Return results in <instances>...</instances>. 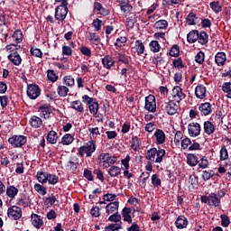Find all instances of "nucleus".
<instances>
[{
    "mask_svg": "<svg viewBox=\"0 0 231 231\" xmlns=\"http://www.w3.org/2000/svg\"><path fill=\"white\" fill-rule=\"evenodd\" d=\"M122 222L110 224L105 227V229L108 231H119L122 230Z\"/></svg>",
    "mask_w": 231,
    "mask_h": 231,
    "instance_id": "ea45409f",
    "label": "nucleus"
},
{
    "mask_svg": "<svg viewBox=\"0 0 231 231\" xmlns=\"http://www.w3.org/2000/svg\"><path fill=\"white\" fill-rule=\"evenodd\" d=\"M171 57L180 56V47L178 45H173L170 51Z\"/></svg>",
    "mask_w": 231,
    "mask_h": 231,
    "instance_id": "e2e57ef3",
    "label": "nucleus"
},
{
    "mask_svg": "<svg viewBox=\"0 0 231 231\" xmlns=\"http://www.w3.org/2000/svg\"><path fill=\"white\" fill-rule=\"evenodd\" d=\"M92 26L93 28H95L96 32H100V29L102 28V26H104V22H102V20L100 19H96L93 21Z\"/></svg>",
    "mask_w": 231,
    "mask_h": 231,
    "instance_id": "6e6d98bb",
    "label": "nucleus"
},
{
    "mask_svg": "<svg viewBox=\"0 0 231 231\" xmlns=\"http://www.w3.org/2000/svg\"><path fill=\"white\" fill-rule=\"evenodd\" d=\"M152 185L155 188L162 187V180L158 177V174H153L152 176Z\"/></svg>",
    "mask_w": 231,
    "mask_h": 231,
    "instance_id": "3c124183",
    "label": "nucleus"
},
{
    "mask_svg": "<svg viewBox=\"0 0 231 231\" xmlns=\"http://www.w3.org/2000/svg\"><path fill=\"white\" fill-rule=\"evenodd\" d=\"M181 140H183V133L181 131H178L174 136V143L178 147L181 144Z\"/></svg>",
    "mask_w": 231,
    "mask_h": 231,
    "instance_id": "09e8293b",
    "label": "nucleus"
},
{
    "mask_svg": "<svg viewBox=\"0 0 231 231\" xmlns=\"http://www.w3.org/2000/svg\"><path fill=\"white\" fill-rule=\"evenodd\" d=\"M131 212H132L131 208H125L122 210L124 221H126V223H129V224L133 223V218L131 217Z\"/></svg>",
    "mask_w": 231,
    "mask_h": 231,
    "instance_id": "bb28decb",
    "label": "nucleus"
},
{
    "mask_svg": "<svg viewBox=\"0 0 231 231\" xmlns=\"http://www.w3.org/2000/svg\"><path fill=\"white\" fill-rule=\"evenodd\" d=\"M102 64L106 69H111L115 66V60L111 56H105L102 59Z\"/></svg>",
    "mask_w": 231,
    "mask_h": 231,
    "instance_id": "5701e85b",
    "label": "nucleus"
},
{
    "mask_svg": "<svg viewBox=\"0 0 231 231\" xmlns=\"http://www.w3.org/2000/svg\"><path fill=\"white\" fill-rule=\"evenodd\" d=\"M36 176L40 183H48V172L38 171Z\"/></svg>",
    "mask_w": 231,
    "mask_h": 231,
    "instance_id": "58836bf2",
    "label": "nucleus"
},
{
    "mask_svg": "<svg viewBox=\"0 0 231 231\" xmlns=\"http://www.w3.org/2000/svg\"><path fill=\"white\" fill-rule=\"evenodd\" d=\"M31 222H32V225L38 229L41 228L42 225H44V221H42V217H41V216L37 214H32Z\"/></svg>",
    "mask_w": 231,
    "mask_h": 231,
    "instance_id": "dca6fc26",
    "label": "nucleus"
},
{
    "mask_svg": "<svg viewBox=\"0 0 231 231\" xmlns=\"http://www.w3.org/2000/svg\"><path fill=\"white\" fill-rule=\"evenodd\" d=\"M27 97L31 98V100H35L41 97V88L37 85H29L27 87Z\"/></svg>",
    "mask_w": 231,
    "mask_h": 231,
    "instance_id": "1a4fd4ad",
    "label": "nucleus"
},
{
    "mask_svg": "<svg viewBox=\"0 0 231 231\" xmlns=\"http://www.w3.org/2000/svg\"><path fill=\"white\" fill-rule=\"evenodd\" d=\"M220 218H221L222 226L226 228V226H228V225H230V218L226 215H221Z\"/></svg>",
    "mask_w": 231,
    "mask_h": 231,
    "instance_id": "0e129e2a",
    "label": "nucleus"
},
{
    "mask_svg": "<svg viewBox=\"0 0 231 231\" xmlns=\"http://www.w3.org/2000/svg\"><path fill=\"white\" fill-rule=\"evenodd\" d=\"M151 51L153 53H158L160 51V42L158 41H152L149 44Z\"/></svg>",
    "mask_w": 231,
    "mask_h": 231,
    "instance_id": "c03bdc74",
    "label": "nucleus"
},
{
    "mask_svg": "<svg viewBox=\"0 0 231 231\" xmlns=\"http://www.w3.org/2000/svg\"><path fill=\"white\" fill-rule=\"evenodd\" d=\"M216 132V125H214V124H212V122L210 121H205L204 122V133L206 134H214V133Z\"/></svg>",
    "mask_w": 231,
    "mask_h": 231,
    "instance_id": "4be33fe9",
    "label": "nucleus"
},
{
    "mask_svg": "<svg viewBox=\"0 0 231 231\" xmlns=\"http://www.w3.org/2000/svg\"><path fill=\"white\" fill-rule=\"evenodd\" d=\"M7 216L10 219L17 221V219H21V217H23V209L17 206H13L8 208Z\"/></svg>",
    "mask_w": 231,
    "mask_h": 231,
    "instance_id": "0eeeda50",
    "label": "nucleus"
},
{
    "mask_svg": "<svg viewBox=\"0 0 231 231\" xmlns=\"http://www.w3.org/2000/svg\"><path fill=\"white\" fill-rule=\"evenodd\" d=\"M167 26H169V23L166 20H159L154 23L153 28L155 30H165Z\"/></svg>",
    "mask_w": 231,
    "mask_h": 231,
    "instance_id": "f704fd0d",
    "label": "nucleus"
},
{
    "mask_svg": "<svg viewBox=\"0 0 231 231\" xmlns=\"http://www.w3.org/2000/svg\"><path fill=\"white\" fill-rule=\"evenodd\" d=\"M222 91H224V93H226L228 95V93H231V83L230 82H226L222 85Z\"/></svg>",
    "mask_w": 231,
    "mask_h": 231,
    "instance_id": "774afa93",
    "label": "nucleus"
},
{
    "mask_svg": "<svg viewBox=\"0 0 231 231\" xmlns=\"http://www.w3.org/2000/svg\"><path fill=\"white\" fill-rule=\"evenodd\" d=\"M63 82L65 86H69V88H73L75 86V79L71 76H65L63 78Z\"/></svg>",
    "mask_w": 231,
    "mask_h": 231,
    "instance_id": "49530a36",
    "label": "nucleus"
},
{
    "mask_svg": "<svg viewBox=\"0 0 231 231\" xmlns=\"http://www.w3.org/2000/svg\"><path fill=\"white\" fill-rule=\"evenodd\" d=\"M42 118H50L51 116V110L49 107H43L41 110Z\"/></svg>",
    "mask_w": 231,
    "mask_h": 231,
    "instance_id": "bf43d9fd",
    "label": "nucleus"
},
{
    "mask_svg": "<svg viewBox=\"0 0 231 231\" xmlns=\"http://www.w3.org/2000/svg\"><path fill=\"white\" fill-rule=\"evenodd\" d=\"M186 21L189 26H194V24H198V15L194 13H189L186 18Z\"/></svg>",
    "mask_w": 231,
    "mask_h": 231,
    "instance_id": "c756f323",
    "label": "nucleus"
},
{
    "mask_svg": "<svg viewBox=\"0 0 231 231\" xmlns=\"http://www.w3.org/2000/svg\"><path fill=\"white\" fill-rule=\"evenodd\" d=\"M157 145H163L165 143V132L162 129H156L154 132Z\"/></svg>",
    "mask_w": 231,
    "mask_h": 231,
    "instance_id": "f3484780",
    "label": "nucleus"
},
{
    "mask_svg": "<svg viewBox=\"0 0 231 231\" xmlns=\"http://www.w3.org/2000/svg\"><path fill=\"white\" fill-rule=\"evenodd\" d=\"M165 150L161 148H152L148 150L146 153V160H148V163H150V165H154V163H162V162H163Z\"/></svg>",
    "mask_w": 231,
    "mask_h": 231,
    "instance_id": "f257e3e1",
    "label": "nucleus"
},
{
    "mask_svg": "<svg viewBox=\"0 0 231 231\" xmlns=\"http://www.w3.org/2000/svg\"><path fill=\"white\" fill-rule=\"evenodd\" d=\"M30 124L34 129H39L42 125V119L37 116H32L30 119Z\"/></svg>",
    "mask_w": 231,
    "mask_h": 231,
    "instance_id": "393cba45",
    "label": "nucleus"
},
{
    "mask_svg": "<svg viewBox=\"0 0 231 231\" xmlns=\"http://www.w3.org/2000/svg\"><path fill=\"white\" fill-rule=\"evenodd\" d=\"M77 165H79V158L74 156L69 161L68 167H70V169H77Z\"/></svg>",
    "mask_w": 231,
    "mask_h": 231,
    "instance_id": "052dcab7",
    "label": "nucleus"
},
{
    "mask_svg": "<svg viewBox=\"0 0 231 231\" xmlns=\"http://www.w3.org/2000/svg\"><path fill=\"white\" fill-rule=\"evenodd\" d=\"M195 60H196V62H198V64H203V62H205V52L199 51L195 56Z\"/></svg>",
    "mask_w": 231,
    "mask_h": 231,
    "instance_id": "680f3d73",
    "label": "nucleus"
},
{
    "mask_svg": "<svg viewBox=\"0 0 231 231\" xmlns=\"http://www.w3.org/2000/svg\"><path fill=\"white\" fill-rule=\"evenodd\" d=\"M188 132L189 136H199L201 133V125L198 123H190L188 125Z\"/></svg>",
    "mask_w": 231,
    "mask_h": 231,
    "instance_id": "f8f14e48",
    "label": "nucleus"
},
{
    "mask_svg": "<svg viewBox=\"0 0 231 231\" xmlns=\"http://www.w3.org/2000/svg\"><path fill=\"white\" fill-rule=\"evenodd\" d=\"M219 154H220L221 162H225V160H228V150H226V145H222Z\"/></svg>",
    "mask_w": 231,
    "mask_h": 231,
    "instance_id": "37998d69",
    "label": "nucleus"
},
{
    "mask_svg": "<svg viewBox=\"0 0 231 231\" xmlns=\"http://www.w3.org/2000/svg\"><path fill=\"white\" fill-rule=\"evenodd\" d=\"M189 226V220L185 216H179L175 221V226L176 228H179L181 230L182 228H187Z\"/></svg>",
    "mask_w": 231,
    "mask_h": 231,
    "instance_id": "2eb2a0df",
    "label": "nucleus"
},
{
    "mask_svg": "<svg viewBox=\"0 0 231 231\" xmlns=\"http://www.w3.org/2000/svg\"><path fill=\"white\" fill-rule=\"evenodd\" d=\"M68 15V5H58L55 9L56 21H64Z\"/></svg>",
    "mask_w": 231,
    "mask_h": 231,
    "instance_id": "6e6552de",
    "label": "nucleus"
},
{
    "mask_svg": "<svg viewBox=\"0 0 231 231\" xmlns=\"http://www.w3.org/2000/svg\"><path fill=\"white\" fill-rule=\"evenodd\" d=\"M144 107L150 113H156V97L152 95L146 97Z\"/></svg>",
    "mask_w": 231,
    "mask_h": 231,
    "instance_id": "9d476101",
    "label": "nucleus"
},
{
    "mask_svg": "<svg viewBox=\"0 0 231 231\" xmlns=\"http://www.w3.org/2000/svg\"><path fill=\"white\" fill-rule=\"evenodd\" d=\"M94 9L95 12H97V14H98L99 15H109V10L104 8L102 6V4L96 2L94 4Z\"/></svg>",
    "mask_w": 231,
    "mask_h": 231,
    "instance_id": "b1692460",
    "label": "nucleus"
},
{
    "mask_svg": "<svg viewBox=\"0 0 231 231\" xmlns=\"http://www.w3.org/2000/svg\"><path fill=\"white\" fill-rule=\"evenodd\" d=\"M135 50L137 55H143V51H145V45H143V42H142V41L137 40L135 42Z\"/></svg>",
    "mask_w": 231,
    "mask_h": 231,
    "instance_id": "e433bc0d",
    "label": "nucleus"
},
{
    "mask_svg": "<svg viewBox=\"0 0 231 231\" xmlns=\"http://www.w3.org/2000/svg\"><path fill=\"white\" fill-rule=\"evenodd\" d=\"M192 141L189 139V137H186L180 141V144L182 149H189V147L191 145Z\"/></svg>",
    "mask_w": 231,
    "mask_h": 231,
    "instance_id": "69168bd1",
    "label": "nucleus"
},
{
    "mask_svg": "<svg viewBox=\"0 0 231 231\" xmlns=\"http://www.w3.org/2000/svg\"><path fill=\"white\" fill-rule=\"evenodd\" d=\"M195 95L197 98L203 100L207 97V88L203 85H198L195 88Z\"/></svg>",
    "mask_w": 231,
    "mask_h": 231,
    "instance_id": "6ab92c4d",
    "label": "nucleus"
},
{
    "mask_svg": "<svg viewBox=\"0 0 231 231\" xmlns=\"http://www.w3.org/2000/svg\"><path fill=\"white\" fill-rule=\"evenodd\" d=\"M57 91L60 97H68L69 88H68L66 86H59Z\"/></svg>",
    "mask_w": 231,
    "mask_h": 231,
    "instance_id": "a18cd8bd",
    "label": "nucleus"
},
{
    "mask_svg": "<svg viewBox=\"0 0 231 231\" xmlns=\"http://www.w3.org/2000/svg\"><path fill=\"white\" fill-rule=\"evenodd\" d=\"M199 33V31L189 32V34L187 35L188 42H189L190 44H194V42H196V41H198Z\"/></svg>",
    "mask_w": 231,
    "mask_h": 231,
    "instance_id": "7c9ffc66",
    "label": "nucleus"
},
{
    "mask_svg": "<svg viewBox=\"0 0 231 231\" xmlns=\"http://www.w3.org/2000/svg\"><path fill=\"white\" fill-rule=\"evenodd\" d=\"M171 97L173 99V102H177V104H180L181 100H185V93L183 92V88H181L180 86H176L171 90Z\"/></svg>",
    "mask_w": 231,
    "mask_h": 231,
    "instance_id": "423d86ee",
    "label": "nucleus"
},
{
    "mask_svg": "<svg viewBox=\"0 0 231 231\" xmlns=\"http://www.w3.org/2000/svg\"><path fill=\"white\" fill-rule=\"evenodd\" d=\"M55 201H57V198H55L53 195H51L45 199L44 205L45 207H53V205H55Z\"/></svg>",
    "mask_w": 231,
    "mask_h": 231,
    "instance_id": "603ef678",
    "label": "nucleus"
},
{
    "mask_svg": "<svg viewBox=\"0 0 231 231\" xmlns=\"http://www.w3.org/2000/svg\"><path fill=\"white\" fill-rule=\"evenodd\" d=\"M125 42H127V38L125 36H121L116 39L115 46H117L118 48H122V46H125Z\"/></svg>",
    "mask_w": 231,
    "mask_h": 231,
    "instance_id": "13d9d810",
    "label": "nucleus"
},
{
    "mask_svg": "<svg viewBox=\"0 0 231 231\" xmlns=\"http://www.w3.org/2000/svg\"><path fill=\"white\" fill-rule=\"evenodd\" d=\"M226 60V54L225 52H217L215 56L216 64L218 66H223Z\"/></svg>",
    "mask_w": 231,
    "mask_h": 231,
    "instance_id": "a878e982",
    "label": "nucleus"
},
{
    "mask_svg": "<svg viewBox=\"0 0 231 231\" xmlns=\"http://www.w3.org/2000/svg\"><path fill=\"white\" fill-rule=\"evenodd\" d=\"M120 205V202L118 201H114V202H110L109 204H107L106 206V212L107 213V215H111V214H115L116 212H118V207Z\"/></svg>",
    "mask_w": 231,
    "mask_h": 231,
    "instance_id": "a211bd4d",
    "label": "nucleus"
},
{
    "mask_svg": "<svg viewBox=\"0 0 231 231\" xmlns=\"http://www.w3.org/2000/svg\"><path fill=\"white\" fill-rule=\"evenodd\" d=\"M88 131L90 132L91 138H97L100 134V131L98 130V127L88 128Z\"/></svg>",
    "mask_w": 231,
    "mask_h": 231,
    "instance_id": "338daca9",
    "label": "nucleus"
},
{
    "mask_svg": "<svg viewBox=\"0 0 231 231\" xmlns=\"http://www.w3.org/2000/svg\"><path fill=\"white\" fill-rule=\"evenodd\" d=\"M131 149L135 152L140 151V139L137 137L132 139Z\"/></svg>",
    "mask_w": 231,
    "mask_h": 231,
    "instance_id": "864d4df0",
    "label": "nucleus"
},
{
    "mask_svg": "<svg viewBox=\"0 0 231 231\" xmlns=\"http://www.w3.org/2000/svg\"><path fill=\"white\" fill-rule=\"evenodd\" d=\"M108 221H111L112 223H122V216L118 212L113 213L108 217Z\"/></svg>",
    "mask_w": 231,
    "mask_h": 231,
    "instance_id": "79ce46f5",
    "label": "nucleus"
},
{
    "mask_svg": "<svg viewBox=\"0 0 231 231\" xmlns=\"http://www.w3.org/2000/svg\"><path fill=\"white\" fill-rule=\"evenodd\" d=\"M202 203H206L209 207H219L221 205V199L216 195V193H210L208 196H202L200 198Z\"/></svg>",
    "mask_w": 231,
    "mask_h": 231,
    "instance_id": "7ed1b4c3",
    "label": "nucleus"
},
{
    "mask_svg": "<svg viewBox=\"0 0 231 231\" xmlns=\"http://www.w3.org/2000/svg\"><path fill=\"white\" fill-rule=\"evenodd\" d=\"M47 181L50 185H56V183H59V177L57 175L48 174Z\"/></svg>",
    "mask_w": 231,
    "mask_h": 231,
    "instance_id": "5fc2aeb1",
    "label": "nucleus"
},
{
    "mask_svg": "<svg viewBox=\"0 0 231 231\" xmlns=\"http://www.w3.org/2000/svg\"><path fill=\"white\" fill-rule=\"evenodd\" d=\"M122 173V170L118 166H112L108 170V174L111 176V178H116V176H120Z\"/></svg>",
    "mask_w": 231,
    "mask_h": 231,
    "instance_id": "473e14b6",
    "label": "nucleus"
},
{
    "mask_svg": "<svg viewBox=\"0 0 231 231\" xmlns=\"http://www.w3.org/2000/svg\"><path fill=\"white\" fill-rule=\"evenodd\" d=\"M72 109L78 111V113H84V105H82V101L76 100L70 103Z\"/></svg>",
    "mask_w": 231,
    "mask_h": 231,
    "instance_id": "c85d7f7f",
    "label": "nucleus"
},
{
    "mask_svg": "<svg viewBox=\"0 0 231 231\" xmlns=\"http://www.w3.org/2000/svg\"><path fill=\"white\" fill-rule=\"evenodd\" d=\"M8 142L12 147L17 149L26 143L27 138L24 135H13L8 139Z\"/></svg>",
    "mask_w": 231,
    "mask_h": 231,
    "instance_id": "39448f33",
    "label": "nucleus"
},
{
    "mask_svg": "<svg viewBox=\"0 0 231 231\" xmlns=\"http://www.w3.org/2000/svg\"><path fill=\"white\" fill-rule=\"evenodd\" d=\"M199 111L203 116H208L212 113V105L208 102L202 103L199 106Z\"/></svg>",
    "mask_w": 231,
    "mask_h": 231,
    "instance_id": "ddd939ff",
    "label": "nucleus"
},
{
    "mask_svg": "<svg viewBox=\"0 0 231 231\" xmlns=\"http://www.w3.org/2000/svg\"><path fill=\"white\" fill-rule=\"evenodd\" d=\"M97 151V141L91 140L86 143L83 146L79 148V154L81 158H84L86 154L87 158H91L93 156V152Z\"/></svg>",
    "mask_w": 231,
    "mask_h": 231,
    "instance_id": "f03ea898",
    "label": "nucleus"
},
{
    "mask_svg": "<svg viewBox=\"0 0 231 231\" xmlns=\"http://www.w3.org/2000/svg\"><path fill=\"white\" fill-rule=\"evenodd\" d=\"M57 140H59V135L57 134V132L55 131H50L47 135V142L49 143H57Z\"/></svg>",
    "mask_w": 231,
    "mask_h": 231,
    "instance_id": "2f4dec72",
    "label": "nucleus"
},
{
    "mask_svg": "<svg viewBox=\"0 0 231 231\" xmlns=\"http://www.w3.org/2000/svg\"><path fill=\"white\" fill-rule=\"evenodd\" d=\"M34 189L36 190V192H38L42 196H46V194L48 193L46 187H44L39 183L34 185Z\"/></svg>",
    "mask_w": 231,
    "mask_h": 231,
    "instance_id": "de8ad7c7",
    "label": "nucleus"
},
{
    "mask_svg": "<svg viewBox=\"0 0 231 231\" xmlns=\"http://www.w3.org/2000/svg\"><path fill=\"white\" fill-rule=\"evenodd\" d=\"M88 109L91 115H97L98 113V102H97V99L88 105Z\"/></svg>",
    "mask_w": 231,
    "mask_h": 231,
    "instance_id": "a19ab883",
    "label": "nucleus"
},
{
    "mask_svg": "<svg viewBox=\"0 0 231 231\" xmlns=\"http://www.w3.org/2000/svg\"><path fill=\"white\" fill-rule=\"evenodd\" d=\"M74 140L75 138H73V135H71V134H67L61 138L60 143H62V145H71Z\"/></svg>",
    "mask_w": 231,
    "mask_h": 231,
    "instance_id": "72a5a7b5",
    "label": "nucleus"
},
{
    "mask_svg": "<svg viewBox=\"0 0 231 231\" xmlns=\"http://www.w3.org/2000/svg\"><path fill=\"white\" fill-rule=\"evenodd\" d=\"M116 162V157L111 156L109 153H101L99 155V163H102L104 169H107L111 167V165H115Z\"/></svg>",
    "mask_w": 231,
    "mask_h": 231,
    "instance_id": "20e7f679",
    "label": "nucleus"
},
{
    "mask_svg": "<svg viewBox=\"0 0 231 231\" xmlns=\"http://www.w3.org/2000/svg\"><path fill=\"white\" fill-rule=\"evenodd\" d=\"M17 194H19V189L15 188V186H9L6 188V196L11 199H14Z\"/></svg>",
    "mask_w": 231,
    "mask_h": 231,
    "instance_id": "cd10ccee",
    "label": "nucleus"
},
{
    "mask_svg": "<svg viewBox=\"0 0 231 231\" xmlns=\"http://www.w3.org/2000/svg\"><path fill=\"white\" fill-rule=\"evenodd\" d=\"M187 163L189 167H196V165L199 163V158H198V155L194 153H189L187 155Z\"/></svg>",
    "mask_w": 231,
    "mask_h": 231,
    "instance_id": "412c9836",
    "label": "nucleus"
},
{
    "mask_svg": "<svg viewBox=\"0 0 231 231\" xmlns=\"http://www.w3.org/2000/svg\"><path fill=\"white\" fill-rule=\"evenodd\" d=\"M162 107L164 111H166V113H168L170 116L176 115V113H178L179 106L173 100L164 103V105H162Z\"/></svg>",
    "mask_w": 231,
    "mask_h": 231,
    "instance_id": "9b49d317",
    "label": "nucleus"
},
{
    "mask_svg": "<svg viewBox=\"0 0 231 231\" xmlns=\"http://www.w3.org/2000/svg\"><path fill=\"white\" fill-rule=\"evenodd\" d=\"M13 41L19 44L20 42H23V32L21 30H16L13 34Z\"/></svg>",
    "mask_w": 231,
    "mask_h": 231,
    "instance_id": "4c0bfd02",
    "label": "nucleus"
},
{
    "mask_svg": "<svg viewBox=\"0 0 231 231\" xmlns=\"http://www.w3.org/2000/svg\"><path fill=\"white\" fill-rule=\"evenodd\" d=\"M7 59L14 66H21V63L23 62V59L21 58V55H19V52H17V51H14L11 54H9L7 56Z\"/></svg>",
    "mask_w": 231,
    "mask_h": 231,
    "instance_id": "4468645a",
    "label": "nucleus"
},
{
    "mask_svg": "<svg viewBox=\"0 0 231 231\" xmlns=\"http://www.w3.org/2000/svg\"><path fill=\"white\" fill-rule=\"evenodd\" d=\"M118 3L121 12H124V14H129L133 10V6L129 5V0H119Z\"/></svg>",
    "mask_w": 231,
    "mask_h": 231,
    "instance_id": "aec40b11",
    "label": "nucleus"
},
{
    "mask_svg": "<svg viewBox=\"0 0 231 231\" xmlns=\"http://www.w3.org/2000/svg\"><path fill=\"white\" fill-rule=\"evenodd\" d=\"M198 37L197 41H199V44L205 45L208 42V34H207V32H199Z\"/></svg>",
    "mask_w": 231,
    "mask_h": 231,
    "instance_id": "c9c22d12",
    "label": "nucleus"
},
{
    "mask_svg": "<svg viewBox=\"0 0 231 231\" xmlns=\"http://www.w3.org/2000/svg\"><path fill=\"white\" fill-rule=\"evenodd\" d=\"M209 5L211 10H213V12H215L216 14H219V12H221L222 7L221 5H219V2H211Z\"/></svg>",
    "mask_w": 231,
    "mask_h": 231,
    "instance_id": "4d7b16f0",
    "label": "nucleus"
},
{
    "mask_svg": "<svg viewBox=\"0 0 231 231\" xmlns=\"http://www.w3.org/2000/svg\"><path fill=\"white\" fill-rule=\"evenodd\" d=\"M47 79L51 80V82H57V80H59V76H57L55 70H48Z\"/></svg>",
    "mask_w": 231,
    "mask_h": 231,
    "instance_id": "8fccbe9b",
    "label": "nucleus"
}]
</instances>
